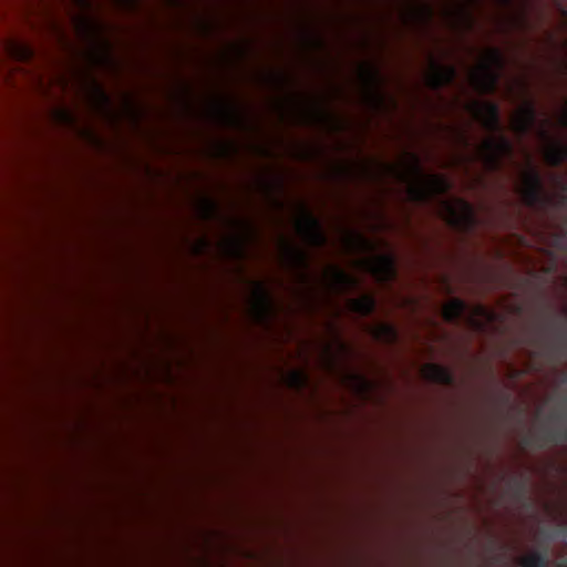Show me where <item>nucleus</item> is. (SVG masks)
Masks as SVG:
<instances>
[{
  "label": "nucleus",
  "instance_id": "obj_17",
  "mask_svg": "<svg viewBox=\"0 0 567 567\" xmlns=\"http://www.w3.org/2000/svg\"><path fill=\"white\" fill-rule=\"evenodd\" d=\"M534 109L529 102L522 103L511 115L509 126L514 133L526 132L534 121Z\"/></svg>",
  "mask_w": 567,
  "mask_h": 567
},
{
  "label": "nucleus",
  "instance_id": "obj_19",
  "mask_svg": "<svg viewBox=\"0 0 567 567\" xmlns=\"http://www.w3.org/2000/svg\"><path fill=\"white\" fill-rule=\"evenodd\" d=\"M347 352V344L341 340L337 332L331 331L326 344L321 349V358L323 363L329 367L332 360L346 354Z\"/></svg>",
  "mask_w": 567,
  "mask_h": 567
},
{
  "label": "nucleus",
  "instance_id": "obj_1",
  "mask_svg": "<svg viewBox=\"0 0 567 567\" xmlns=\"http://www.w3.org/2000/svg\"><path fill=\"white\" fill-rule=\"evenodd\" d=\"M280 254L282 260L295 269V286L291 289V296L305 309L316 307L321 298L322 289L341 292L355 285L354 278L334 265L327 266L319 279L311 276L305 269L307 266L306 252L292 244L282 243Z\"/></svg>",
  "mask_w": 567,
  "mask_h": 567
},
{
  "label": "nucleus",
  "instance_id": "obj_4",
  "mask_svg": "<svg viewBox=\"0 0 567 567\" xmlns=\"http://www.w3.org/2000/svg\"><path fill=\"white\" fill-rule=\"evenodd\" d=\"M503 66L502 54L497 49H483L468 71V82L478 93H491L495 90Z\"/></svg>",
  "mask_w": 567,
  "mask_h": 567
},
{
  "label": "nucleus",
  "instance_id": "obj_7",
  "mask_svg": "<svg viewBox=\"0 0 567 567\" xmlns=\"http://www.w3.org/2000/svg\"><path fill=\"white\" fill-rule=\"evenodd\" d=\"M358 79L364 102L375 109H382L385 96L381 90V78L372 62H363L358 68Z\"/></svg>",
  "mask_w": 567,
  "mask_h": 567
},
{
  "label": "nucleus",
  "instance_id": "obj_38",
  "mask_svg": "<svg viewBox=\"0 0 567 567\" xmlns=\"http://www.w3.org/2000/svg\"><path fill=\"white\" fill-rule=\"evenodd\" d=\"M207 245H208V243H207V240H206V239H200V240H198V241L194 245V247H193V251H194L195 254H200V252H203V251L206 249Z\"/></svg>",
  "mask_w": 567,
  "mask_h": 567
},
{
  "label": "nucleus",
  "instance_id": "obj_22",
  "mask_svg": "<svg viewBox=\"0 0 567 567\" xmlns=\"http://www.w3.org/2000/svg\"><path fill=\"white\" fill-rule=\"evenodd\" d=\"M494 313L480 305L472 306L466 311V320L468 324L478 330L486 329L488 324L494 321Z\"/></svg>",
  "mask_w": 567,
  "mask_h": 567
},
{
  "label": "nucleus",
  "instance_id": "obj_11",
  "mask_svg": "<svg viewBox=\"0 0 567 567\" xmlns=\"http://www.w3.org/2000/svg\"><path fill=\"white\" fill-rule=\"evenodd\" d=\"M440 215L457 228H467L475 223L472 207L462 199H447L441 204Z\"/></svg>",
  "mask_w": 567,
  "mask_h": 567
},
{
  "label": "nucleus",
  "instance_id": "obj_35",
  "mask_svg": "<svg viewBox=\"0 0 567 567\" xmlns=\"http://www.w3.org/2000/svg\"><path fill=\"white\" fill-rule=\"evenodd\" d=\"M115 7L124 11H133L136 9L140 0H110Z\"/></svg>",
  "mask_w": 567,
  "mask_h": 567
},
{
  "label": "nucleus",
  "instance_id": "obj_25",
  "mask_svg": "<svg viewBox=\"0 0 567 567\" xmlns=\"http://www.w3.org/2000/svg\"><path fill=\"white\" fill-rule=\"evenodd\" d=\"M60 86L62 90H65L69 85V75L66 72H59L48 80L44 78H41L38 83V90L39 92L47 96V97H53L54 91L53 86Z\"/></svg>",
  "mask_w": 567,
  "mask_h": 567
},
{
  "label": "nucleus",
  "instance_id": "obj_33",
  "mask_svg": "<svg viewBox=\"0 0 567 567\" xmlns=\"http://www.w3.org/2000/svg\"><path fill=\"white\" fill-rule=\"evenodd\" d=\"M216 209V204L210 198L203 197L197 203V210L199 215L204 218L213 216Z\"/></svg>",
  "mask_w": 567,
  "mask_h": 567
},
{
  "label": "nucleus",
  "instance_id": "obj_8",
  "mask_svg": "<svg viewBox=\"0 0 567 567\" xmlns=\"http://www.w3.org/2000/svg\"><path fill=\"white\" fill-rule=\"evenodd\" d=\"M516 192L527 205L540 203L545 198V190L537 168L526 163L518 174Z\"/></svg>",
  "mask_w": 567,
  "mask_h": 567
},
{
  "label": "nucleus",
  "instance_id": "obj_13",
  "mask_svg": "<svg viewBox=\"0 0 567 567\" xmlns=\"http://www.w3.org/2000/svg\"><path fill=\"white\" fill-rule=\"evenodd\" d=\"M353 267L368 270L379 281L390 280L394 277L393 259L386 254L357 259L353 261Z\"/></svg>",
  "mask_w": 567,
  "mask_h": 567
},
{
  "label": "nucleus",
  "instance_id": "obj_12",
  "mask_svg": "<svg viewBox=\"0 0 567 567\" xmlns=\"http://www.w3.org/2000/svg\"><path fill=\"white\" fill-rule=\"evenodd\" d=\"M473 0H442L441 13L454 28L465 29L472 24Z\"/></svg>",
  "mask_w": 567,
  "mask_h": 567
},
{
  "label": "nucleus",
  "instance_id": "obj_23",
  "mask_svg": "<svg viewBox=\"0 0 567 567\" xmlns=\"http://www.w3.org/2000/svg\"><path fill=\"white\" fill-rule=\"evenodd\" d=\"M341 240L344 249L349 252H363L374 249L371 241L352 230L344 231Z\"/></svg>",
  "mask_w": 567,
  "mask_h": 567
},
{
  "label": "nucleus",
  "instance_id": "obj_10",
  "mask_svg": "<svg viewBox=\"0 0 567 567\" xmlns=\"http://www.w3.org/2000/svg\"><path fill=\"white\" fill-rule=\"evenodd\" d=\"M248 309L251 317L259 322H262L272 316L275 307L269 292L262 282H250Z\"/></svg>",
  "mask_w": 567,
  "mask_h": 567
},
{
  "label": "nucleus",
  "instance_id": "obj_14",
  "mask_svg": "<svg viewBox=\"0 0 567 567\" xmlns=\"http://www.w3.org/2000/svg\"><path fill=\"white\" fill-rule=\"evenodd\" d=\"M295 227L299 236L308 244L321 245L324 241L317 220L303 206H300L296 213Z\"/></svg>",
  "mask_w": 567,
  "mask_h": 567
},
{
  "label": "nucleus",
  "instance_id": "obj_5",
  "mask_svg": "<svg viewBox=\"0 0 567 567\" xmlns=\"http://www.w3.org/2000/svg\"><path fill=\"white\" fill-rule=\"evenodd\" d=\"M82 94L93 109L110 120L122 116L133 117L135 114L134 103L128 96H123L118 107L115 109L95 80L87 79L84 82Z\"/></svg>",
  "mask_w": 567,
  "mask_h": 567
},
{
  "label": "nucleus",
  "instance_id": "obj_16",
  "mask_svg": "<svg viewBox=\"0 0 567 567\" xmlns=\"http://www.w3.org/2000/svg\"><path fill=\"white\" fill-rule=\"evenodd\" d=\"M464 107L484 127L495 130L498 125V109L495 104L486 101L473 100Z\"/></svg>",
  "mask_w": 567,
  "mask_h": 567
},
{
  "label": "nucleus",
  "instance_id": "obj_2",
  "mask_svg": "<svg viewBox=\"0 0 567 567\" xmlns=\"http://www.w3.org/2000/svg\"><path fill=\"white\" fill-rule=\"evenodd\" d=\"M360 169L368 177H373L377 172L395 176L405 183L410 198L415 200L425 199L449 187L447 182L441 176L423 174L417 158L411 153L403 154L394 165L365 162L362 163Z\"/></svg>",
  "mask_w": 567,
  "mask_h": 567
},
{
  "label": "nucleus",
  "instance_id": "obj_15",
  "mask_svg": "<svg viewBox=\"0 0 567 567\" xmlns=\"http://www.w3.org/2000/svg\"><path fill=\"white\" fill-rule=\"evenodd\" d=\"M511 152L509 142L501 136L486 138L480 147V156L488 168L497 166L499 159Z\"/></svg>",
  "mask_w": 567,
  "mask_h": 567
},
{
  "label": "nucleus",
  "instance_id": "obj_6",
  "mask_svg": "<svg viewBox=\"0 0 567 567\" xmlns=\"http://www.w3.org/2000/svg\"><path fill=\"white\" fill-rule=\"evenodd\" d=\"M251 238V225L244 218L231 217L225 224V230L218 246L229 257H243Z\"/></svg>",
  "mask_w": 567,
  "mask_h": 567
},
{
  "label": "nucleus",
  "instance_id": "obj_21",
  "mask_svg": "<svg viewBox=\"0 0 567 567\" xmlns=\"http://www.w3.org/2000/svg\"><path fill=\"white\" fill-rule=\"evenodd\" d=\"M454 69L432 62L426 72V83L436 87L450 82L454 76Z\"/></svg>",
  "mask_w": 567,
  "mask_h": 567
},
{
  "label": "nucleus",
  "instance_id": "obj_34",
  "mask_svg": "<svg viewBox=\"0 0 567 567\" xmlns=\"http://www.w3.org/2000/svg\"><path fill=\"white\" fill-rule=\"evenodd\" d=\"M286 383L292 388H299L306 382V375L300 370H291L285 379Z\"/></svg>",
  "mask_w": 567,
  "mask_h": 567
},
{
  "label": "nucleus",
  "instance_id": "obj_24",
  "mask_svg": "<svg viewBox=\"0 0 567 567\" xmlns=\"http://www.w3.org/2000/svg\"><path fill=\"white\" fill-rule=\"evenodd\" d=\"M4 49L12 59L19 62L30 61L34 55V50L29 43L14 39L6 40Z\"/></svg>",
  "mask_w": 567,
  "mask_h": 567
},
{
  "label": "nucleus",
  "instance_id": "obj_3",
  "mask_svg": "<svg viewBox=\"0 0 567 567\" xmlns=\"http://www.w3.org/2000/svg\"><path fill=\"white\" fill-rule=\"evenodd\" d=\"M78 12L71 18L76 37L90 47L89 59L95 65L111 62L109 43L103 39L104 27L97 17L93 0H72Z\"/></svg>",
  "mask_w": 567,
  "mask_h": 567
},
{
  "label": "nucleus",
  "instance_id": "obj_26",
  "mask_svg": "<svg viewBox=\"0 0 567 567\" xmlns=\"http://www.w3.org/2000/svg\"><path fill=\"white\" fill-rule=\"evenodd\" d=\"M372 338L379 342L393 343L398 339L396 330L393 326L379 322L367 328Z\"/></svg>",
  "mask_w": 567,
  "mask_h": 567
},
{
  "label": "nucleus",
  "instance_id": "obj_18",
  "mask_svg": "<svg viewBox=\"0 0 567 567\" xmlns=\"http://www.w3.org/2000/svg\"><path fill=\"white\" fill-rule=\"evenodd\" d=\"M495 20L502 30L518 29L524 22L523 10L516 4L506 7L497 13Z\"/></svg>",
  "mask_w": 567,
  "mask_h": 567
},
{
  "label": "nucleus",
  "instance_id": "obj_20",
  "mask_svg": "<svg viewBox=\"0 0 567 567\" xmlns=\"http://www.w3.org/2000/svg\"><path fill=\"white\" fill-rule=\"evenodd\" d=\"M47 31L49 35L52 38V40L56 43L58 48L65 52V53H72L73 48L69 40L66 29L64 24L56 20V19H50L47 22Z\"/></svg>",
  "mask_w": 567,
  "mask_h": 567
},
{
  "label": "nucleus",
  "instance_id": "obj_32",
  "mask_svg": "<svg viewBox=\"0 0 567 567\" xmlns=\"http://www.w3.org/2000/svg\"><path fill=\"white\" fill-rule=\"evenodd\" d=\"M51 116L55 122L65 125H72L75 121L73 113L68 107L63 106L52 109Z\"/></svg>",
  "mask_w": 567,
  "mask_h": 567
},
{
  "label": "nucleus",
  "instance_id": "obj_9",
  "mask_svg": "<svg viewBox=\"0 0 567 567\" xmlns=\"http://www.w3.org/2000/svg\"><path fill=\"white\" fill-rule=\"evenodd\" d=\"M557 126L550 120H543L537 125V135L544 158L549 164L561 162L567 155L566 146L556 137Z\"/></svg>",
  "mask_w": 567,
  "mask_h": 567
},
{
  "label": "nucleus",
  "instance_id": "obj_37",
  "mask_svg": "<svg viewBox=\"0 0 567 567\" xmlns=\"http://www.w3.org/2000/svg\"><path fill=\"white\" fill-rule=\"evenodd\" d=\"M558 121H559L560 125L567 127V100L565 101V103L559 112Z\"/></svg>",
  "mask_w": 567,
  "mask_h": 567
},
{
  "label": "nucleus",
  "instance_id": "obj_30",
  "mask_svg": "<svg viewBox=\"0 0 567 567\" xmlns=\"http://www.w3.org/2000/svg\"><path fill=\"white\" fill-rule=\"evenodd\" d=\"M466 311V305L457 299L452 298L442 305V317L445 321L452 322L460 318Z\"/></svg>",
  "mask_w": 567,
  "mask_h": 567
},
{
  "label": "nucleus",
  "instance_id": "obj_31",
  "mask_svg": "<svg viewBox=\"0 0 567 567\" xmlns=\"http://www.w3.org/2000/svg\"><path fill=\"white\" fill-rule=\"evenodd\" d=\"M348 310L367 316L374 308V299L369 295H363L359 298H351L347 300Z\"/></svg>",
  "mask_w": 567,
  "mask_h": 567
},
{
  "label": "nucleus",
  "instance_id": "obj_28",
  "mask_svg": "<svg viewBox=\"0 0 567 567\" xmlns=\"http://www.w3.org/2000/svg\"><path fill=\"white\" fill-rule=\"evenodd\" d=\"M343 383L347 388L362 396L368 394L373 386L369 380L355 372L348 373L343 379Z\"/></svg>",
  "mask_w": 567,
  "mask_h": 567
},
{
  "label": "nucleus",
  "instance_id": "obj_29",
  "mask_svg": "<svg viewBox=\"0 0 567 567\" xmlns=\"http://www.w3.org/2000/svg\"><path fill=\"white\" fill-rule=\"evenodd\" d=\"M421 374L424 379L437 382V383H447L450 381L449 371L436 363H425L421 368Z\"/></svg>",
  "mask_w": 567,
  "mask_h": 567
},
{
  "label": "nucleus",
  "instance_id": "obj_39",
  "mask_svg": "<svg viewBox=\"0 0 567 567\" xmlns=\"http://www.w3.org/2000/svg\"><path fill=\"white\" fill-rule=\"evenodd\" d=\"M81 135H82L83 137H85L86 140H89V141H92V142H93V140L91 138V136H90L89 134H86L85 132H81Z\"/></svg>",
  "mask_w": 567,
  "mask_h": 567
},
{
  "label": "nucleus",
  "instance_id": "obj_36",
  "mask_svg": "<svg viewBox=\"0 0 567 567\" xmlns=\"http://www.w3.org/2000/svg\"><path fill=\"white\" fill-rule=\"evenodd\" d=\"M538 561L539 559L535 554H527L520 558L519 564L522 567H537Z\"/></svg>",
  "mask_w": 567,
  "mask_h": 567
},
{
  "label": "nucleus",
  "instance_id": "obj_27",
  "mask_svg": "<svg viewBox=\"0 0 567 567\" xmlns=\"http://www.w3.org/2000/svg\"><path fill=\"white\" fill-rule=\"evenodd\" d=\"M432 13L433 10L427 4L412 1L402 14L405 21H423L430 18Z\"/></svg>",
  "mask_w": 567,
  "mask_h": 567
}]
</instances>
